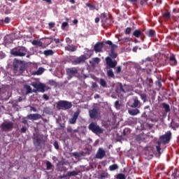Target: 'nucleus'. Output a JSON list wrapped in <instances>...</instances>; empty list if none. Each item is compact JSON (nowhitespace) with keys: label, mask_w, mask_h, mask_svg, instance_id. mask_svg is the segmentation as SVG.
Returning <instances> with one entry per match:
<instances>
[{"label":"nucleus","mask_w":179,"mask_h":179,"mask_svg":"<svg viewBox=\"0 0 179 179\" xmlns=\"http://www.w3.org/2000/svg\"><path fill=\"white\" fill-rule=\"evenodd\" d=\"M171 136V131H168L166 132V134L159 136V141L157 142L156 145L157 152L159 155L162 154V145H167V143H170Z\"/></svg>","instance_id":"1"},{"label":"nucleus","mask_w":179,"mask_h":179,"mask_svg":"<svg viewBox=\"0 0 179 179\" xmlns=\"http://www.w3.org/2000/svg\"><path fill=\"white\" fill-rule=\"evenodd\" d=\"M10 52L12 55H14V57H24L28 52L26 48L18 47L11 50Z\"/></svg>","instance_id":"2"},{"label":"nucleus","mask_w":179,"mask_h":179,"mask_svg":"<svg viewBox=\"0 0 179 179\" xmlns=\"http://www.w3.org/2000/svg\"><path fill=\"white\" fill-rule=\"evenodd\" d=\"M88 128L90 131H92L94 134H96V135H99V134L103 133V129L101 128L97 124L94 122H92L88 126Z\"/></svg>","instance_id":"3"},{"label":"nucleus","mask_w":179,"mask_h":179,"mask_svg":"<svg viewBox=\"0 0 179 179\" xmlns=\"http://www.w3.org/2000/svg\"><path fill=\"white\" fill-rule=\"evenodd\" d=\"M0 128L3 132H9L13 129V122H3Z\"/></svg>","instance_id":"4"},{"label":"nucleus","mask_w":179,"mask_h":179,"mask_svg":"<svg viewBox=\"0 0 179 179\" xmlns=\"http://www.w3.org/2000/svg\"><path fill=\"white\" fill-rule=\"evenodd\" d=\"M34 145L36 148H41V143H45L44 140H43V136L38 134L34 135L33 137Z\"/></svg>","instance_id":"5"},{"label":"nucleus","mask_w":179,"mask_h":179,"mask_svg":"<svg viewBox=\"0 0 179 179\" xmlns=\"http://www.w3.org/2000/svg\"><path fill=\"white\" fill-rule=\"evenodd\" d=\"M68 80H71V78H73L78 73V69L76 67L67 68L66 69Z\"/></svg>","instance_id":"6"},{"label":"nucleus","mask_w":179,"mask_h":179,"mask_svg":"<svg viewBox=\"0 0 179 179\" xmlns=\"http://www.w3.org/2000/svg\"><path fill=\"white\" fill-rule=\"evenodd\" d=\"M57 106L63 110H69V108H72V103L68 101H59L57 103Z\"/></svg>","instance_id":"7"},{"label":"nucleus","mask_w":179,"mask_h":179,"mask_svg":"<svg viewBox=\"0 0 179 179\" xmlns=\"http://www.w3.org/2000/svg\"><path fill=\"white\" fill-rule=\"evenodd\" d=\"M31 86L36 89L37 92H40L41 93H44L45 92V85L41 83H33Z\"/></svg>","instance_id":"8"},{"label":"nucleus","mask_w":179,"mask_h":179,"mask_svg":"<svg viewBox=\"0 0 179 179\" xmlns=\"http://www.w3.org/2000/svg\"><path fill=\"white\" fill-rule=\"evenodd\" d=\"M105 61L108 68H115L117 66V60H113L110 57H106Z\"/></svg>","instance_id":"9"},{"label":"nucleus","mask_w":179,"mask_h":179,"mask_svg":"<svg viewBox=\"0 0 179 179\" xmlns=\"http://www.w3.org/2000/svg\"><path fill=\"white\" fill-rule=\"evenodd\" d=\"M90 117L92 120H96L99 118V116L100 115V110L96 108H93L91 110L89 111Z\"/></svg>","instance_id":"10"},{"label":"nucleus","mask_w":179,"mask_h":179,"mask_svg":"<svg viewBox=\"0 0 179 179\" xmlns=\"http://www.w3.org/2000/svg\"><path fill=\"white\" fill-rule=\"evenodd\" d=\"M141 101H139L137 96H134L133 98V103L130 105V107H131V108H141Z\"/></svg>","instance_id":"11"},{"label":"nucleus","mask_w":179,"mask_h":179,"mask_svg":"<svg viewBox=\"0 0 179 179\" xmlns=\"http://www.w3.org/2000/svg\"><path fill=\"white\" fill-rule=\"evenodd\" d=\"M86 59V56L81 55L77 59L73 60L71 62L72 65H79V64H82V62H85V60Z\"/></svg>","instance_id":"12"},{"label":"nucleus","mask_w":179,"mask_h":179,"mask_svg":"<svg viewBox=\"0 0 179 179\" xmlns=\"http://www.w3.org/2000/svg\"><path fill=\"white\" fill-rule=\"evenodd\" d=\"M17 69H19V73H17ZM26 71L24 66H21L20 68L17 66V64H14V73L16 75H23V72Z\"/></svg>","instance_id":"13"},{"label":"nucleus","mask_w":179,"mask_h":179,"mask_svg":"<svg viewBox=\"0 0 179 179\" xmlns=\"http://www.w3.org/2000/svg\"><path fill=\"white\" fill-rule=\"evenodd\" d=\"M104 156H106V151L103 148H99L95 155L96 159H101Z\"/></svg>","instance_id":"14"},{"label":"nucleus","mask_w":179,"mask_h":179,"mask_svg":"<svg viewBox=\"0 0 179 179\" xmlns=\"http://www.w3.org/2000/svg\"><path fill=\"white\" fill-rule=\"evenodd\" d=\"M27 118L28 120H33V121H37V120H41V115L38 113L27 115Z\"/></svg>","instance_id":"15"},{"label":"nucleus","mask_w":179,"mask_h":179,"mask_svg":"<svg viewBox=\"0 0 179 179\" xmlns=\"http://www.w3.org/2000/svg\"><path fill=\"white\" fill-rule=\"evenodd\" d=\"M66 51H69L70 52H75L78 50V47L73 44L66 45L65 47Z\"/></svg>","instance_id":"16"},{"label":"nucleus","mask_w":179,"mask_h":179,"mask_svg":"<svg viewBox=\"0 0 179 179\" xmlns=\"http://www.w3.org/2000/svg\"><path fill=\"white\" fill-rule=\"evenodd\" d=\"M169 64L171 66H176L177 65L176 55H171V56L169 57Z\"/></svg>","instance_id":"17"},{"label":"nucleus","mask_w":179,"mask_h":179,"mask_svg":"<svg viewBox=\"0 0 179 179\" xmlns=\"http://www.w3.org/2000/svg\"><path fill=\"white\" fill-rule=\"evenodd\" d=\"M138 108H134L133 109H129L128 110V113L129 114V115H138V114H141V110H139V109H138Z\"/></svg>","instance_id":"18"},{"label":"nucleus","mask_w":179,"mask_h":179,"mask_svg":"<svg viewBox=\"0 0 179 179\" xmlns=\"http://www.w3.org/2000/svg\"><path fill=\"white\" fill-rule=\"evenodd\" d=\"M94 50L95 52H101V50H103V44L100 42L96 43L94 47Z\"/></svg>","instance_id":"19"},{"label":"nucleus","mask_w":179,"mask_h":179,"mask_svg":"<svg viewBox=\"0 0 179 179\" xmlns=\"http://www.w3.org/2000/svg\"><path fill=\"white\" fill-rule=\"evenodd\" d=\"M78 117H79V112L74 113L73 117L69 119V124H76Z\"/></svg>","instance_id":"20"},{"label":"nucleus","mask_w":179,"mask_h":179,"mask_svg":"<svg viewBox=\"0 0 179 179\" xmlns=\"http://www.w3.org/2000/svg\"><path fill=\"white\" fill-rule=\"evenodd\" d=\"M106 44L110 45V51H115V50L118 48V46L115 44H113L111 41H107Z\"/></svg>","instance_id":"21"},{"label":"nucleus","mask_w":179,"mask_h":179,"mask_svg":"<svg viewBox=\"0 0 179 179\" xmlns=\"http://www.w3.org/2000/svg\"><path fill=\"white\" fill-rule=\"evenodd\" d=\"M146 34L148 36V37H156V31H155L153 29H149L147 31Z\"/></svg>","instance_id":"22"},{"label":"nucleus","mask_w":179,"mask_h":179,"mask_svg":"<svg viewBox=\"0 0 179 179\" xmlns=\"http://www.w3.org/2000/svg\"><path fill=\"white\" fill-rule=\"evenodd\" d=\"M162 107H163V108H164L165 113H170V111H171V110L170 109V105L169 104H167L166 103H162Z\"/></svg>","instance_id":"23"},{"label":"nucleus","mask_w":179,"mask_h":179,"mask_svg":"<svg viewBox=\"0 0 179 179\" xmlns=\"http://www.w3.org/2000/svg\"><path fill=\"white\" fill-rule=\"evenodd\" d=\"M108 178V173L103 171L99 174V179Z\"/></svg>","instance_id":"24"},{"label":"nucleus","mask_w":179,"mask_h":179,"mask_svg":"<svg viewBox=\"0 0 179 179\" xmlns=\"http://www.w3.org/2000/svg\"><path fill=\"white\" fill-rule=\"evenodd\" d=\"M101 59L99 57H94L92 59V61L90 62V64L92 66H94L95 64H99L100 62Z\"/></svg>","instance_id":"25"},{"label":"nucleus","mask_w":179,"mask_h":179,"mask_svg":"<svg viewBox=\"0 0 179 179\" xmlns=\"http://www.w3.org/2000/svg\"><path fill=\"white\" fill-rule=\"evenodd\" d=\"M169 127H170L172 129H173V131H176V129H177V128L179 127V124H177V123H176V122H171Z\"/></svg>","instance_id":"26"},{"label":"nucleus","mask_w":179,"mask_h":179,"mask_svg":"<svg viewBox=\"0 0 179 179\" xmlns=\"http://www.w3.org/2000/svg\"><path fill=\"white\" fill-rule=\"evenodd\" d=\"M44 73V68L40 67L34 73V75H43Z\"/></svg>","instance_id":"27"},{"label":"nucleus","mask_w":179,"mask_h":179,"mask_svg":"<svg viewBox=\"0 0 179 179\" xmlns=\"http://www.w3.org/2000/svg\"><path fill=\"white\" fill-rule=\"evenodd\" d=\"M32 44L33 45H37L38 47H43V42L40 41H36V40L33 41Z\"/></svg>","instance_id":"28"},{"label":"nucleus","mask_w":179,"mask_h":179,"mask_svg":"<svg viewBox=\"0 0 179 179\" xmlns=\"http://www.w3.org/2000/svg\"><path fill=\"white\" fill-rule=\"evenodd\" d=\"M24 88L26 90V94H29V93H31L32 90L29 85H25Z\"/></svg>","instance_id":"29"},{"label":"nucleus","mask_w":179,"mask_h":179,"mask_svg":"<svg viewBox=\"0 0 179 179\" xmlns=\"http://www.w3.org/2000/svg\"><path fill=\"white\" fill-rule=\"evenodd\" d=\"M43 54L46 57H48L50 55H52V54H54V52L52 51V50H48L43 51Z\"/></svg>","instance_id":"30"},{"label":"nucleus","mask_w":179,"mask_h":179,"mask_svg":"<svg viewBox=\"0 0 179 179\" xmlns=\"http://www.w3.org/2000/svg\"><path fill=\"white\" fill-rule=\"evenodd\" d=\"M117 169H118V165H117L116 164L110 165L109 166L110 171H114L117 170Z\"/></svg>","instance_id":"31"},{"label":"nucleus","mask_w":179,"mask_h":179,"mask_svg":"<svg viewBox=\"0 0 179 179\" xmlns=\"http://www.w3.org/2000/svg\"><path fill=\"white\" fill-rule=\"evenodd\" d=\"M99 85H101V86H102V87H106L107 82H106V80L101 78L99 81Z\"/></svg>","instance_id":"32"},{"label":"nucleus","mask_w":179,"mask_h":179,"mask_svg":"<svg viewBox=\"0 0 179 179\" xmlns=\"http://www.w3.org/2000/svg\"><path fill=\"white\" fill-rule=\"evenodd\" d=\"M107 76L108 78H115L114 72L113 71V69H110L107 71Z\"/></svg>","instance_id":"33"},{"label":"nucleus","mask_w":179,"mask_h":179,"mask_svg":"<svg viewBox=\"0 0 179 179\" xmlns=\"http://www.w3.org/2000/svg\"><path fill=\"white\" fill-rule=\"evenodd\" d=\"M141 34H142V32L139 30H135L133 33V36L137 38H139L141 36Z\"/></svg>","instance_id":"34"},{"label":"nucleus","mask_w":179,"mask_h":179,"mask_svg":"<svg viewBox=\"0 0 179 179\" xmlns=\"http://www.w3.org/2000/svg\"><path fill=\"white\" fill-rule=\"evenodd\" d=\"M100 18L102 20H107L108 19V17H107V13H101L100 15Z\"/></svg>","instance_id":"35"},{"label":"nucleus","mask_w":179,"mask_h":179,"mask_svg":"<svg viewBox=\"0 0 179 179\" xmlns=\"http://www.w3.org/2000/svg\"><path fill=\"white\" fill-rule=\"evenodd\" d=\"M117 179H126L127 177H125V175L124 173H118L116 176Z\"/></svg>","instance_id":"36"},{"label":"nucleus","mask_w":179,"mask_h":179,"mask_svg":"<svg viewBox=\"0 0 179 179\" xmlns=\"http://www.w3.org/2000/svg\"><path fill=\"white\" fill-rule=\"evenodd\" d=\"M3 44L4 45H8V44H10V43H12V41H9V39H8V36H5L3 38Z\"/></svg>","instance_id":"37"},{"label":"nucleus","mask_w":179,"mask_h":179,"mask_svg":"<svg viewBox=\"0 0 179 179\" xmlns=\"http://www.w3.org/2000/svg\"><path fill=\"white\" fill-rule=\"evenodd\" d=\"M109 55L110 58H112L113 59H115V57H117V53H115L114 51H110Z\"/></svg>","instance_id":"38"},{"label":"nucleus","mask_w":179,"mask_h":179,"mask_svg":"<svg viewBox=\"0 0 179 179\" xmlns=\"http://www.w3.org/2000/svg\"><path fill=\"white\" fill-rule=\"evenodd\" d=\"M68 176H69V177H71L73 176H78V172L73 171H69L67 173Z\"/></svg>","instance_id":"39"},{"label":"nucleus","mask_w":179,"mask_h":179,"mask_svg":"<svg viewBox=\"0 0 179 179\" xmlns=\"http://www.w3.org/2000/svg\"><path fill=\"white\" fill-rule=\"evenodd\" d=\"M46 167H47V170H51V168L52 167V164H51V162H50V161H47L46 162Z\"/></svg>","instance_id":"40"},{"label":"nucleus","mask_w":179,"mask_h":179,"mask_svg":"<svg viewBox=\"0 0 179 179\" xmlns=\"http://www.w3.org/2000/svg\"><path fill=\"white\" fill-rule=\"evenodd\" d=\"M140 97L143 100V103H146V95L145 94H140Z\"/></svg>","instance_id":"41"},{"label":"nucleus","mask_w":179,"mask_h":179,"mask_svg":"<svg viewBox=\"0 0 179 179\" xmlns=\"http://www.w3.org/2000/svg\"><path fill=\"white\" fill-rule=\"evenodd\" d=\"M86 6L90 8V10H93V9H96V6H94V5H92V4L89 3H86Z\"/></svg>","instance_id":"42"},{"label":"nucleus","mask_w":179,"mask_h":179,"mask_svg":"<svg viewBox=\"0 0 179 179\" xmlns=\"http://www.w3.org/2000/svg\"><path fill=\"white\" fill-rule=\"evenodd\" d=\"M66 43L67 44V45H69L71 44H72V40L69 38H66Z\"/></svg>","instance_id":"43"},{"label":"nucleus","mask_w":179,"mask_h":179,"mask_svg":"<svg viewBox=\"0 0 179 179\" xmlns=\"http://www.w3.org/2000/svg\"><path fill=\"white\" fill-rule=\"evenodd\" d=\"M115 108H117L118 110V108H120V107H121V105H120V101H116L115 102Z\"/></svg>","instance_id":"44"},{"label":"nucleus","mask_w":179,"mask_h":179,"mask_svg":"<svg viewBox=\"0 0 179 179\" xmlns=\"http://www.w3.org/2000/svg\"><path fill=\"white\" fill-rule=\"evenodd\" d=\"M66 26H68V22H62V30H65V27H66Z\"/></svg>","instance_id":"45"},{"label":"nucleus","mask_w":179,"mask_h":179,"mask_svg":"<svg viewBox=\"0 0 179 179\" xmlns=\"http://www.w3.org/2000/svg\"><path fill=\"white\" fill-rule=\"evenodd\" d=\"M53 146L58 150L59 149V145H58V141H55L53 143Z\"/></svg>","instance_id":"46"},{"label":"nucleus","mask_w":179,"mask_h":179,"mask_svg":"<svg viewBox=\"0 0 179 179\" xmlns=\"http://www.w3.org/2000/svg\"><path fill=\"white\" fill-rule=\"evenodd\" d=\"M48 26H49L50 29H52V27H55V22H49Z\"/></svg>","instance_id":"47"},{"label":"nucleus","mask_w":179,"mask_h":179,"mask_svg":"<svg viewBox=\"0 0 179 179\" xmlns=\"http://www.w3.org/2000/svg\"><path fill=\"white\" fill-rule=\"evenodd\" d=\"M26 131H27V128L26 127H22L21 128V132L22 134H25Z\"/></svg>","instance_id":"48"},{"label":"nucleus","mask_w":179,"mask_h":179,"mask_svg":"<svg viewBox=\"0 0 179 179\" xmlns=\"http://www.w3.org/2000/svg\"><path fill=\"white\" fill-rule=\"evenodd\" d=\"M152 61V59L150 57H148L145 61L143 62L145 65H148V62H150Z\"/></svg>","instance_id":"49"},{"label":"nucleus","mask_w":179,"mask_h":179,"mask_svg":"<svg viewBox=\"0 0 179 179\" xmlns=\"http://www.w3.org/2000/svg\"><path fill=\"white\" fill-rule=\"evenodd\" d=\"M30 111H33L34 113H37V108H36L33 106H31L30 107Z\"/></svg>","instance_id":"50"},{"label":"nucleus","mask_w":179,"mask_h":179,"mask_svg":"<svg viewBox=\"0 0 179 179\" xmlns=\"http://www.w3.org/2000/svg\"><path fill=\"white\" fill-rule=\"evenodd\" d=\"M50 108H45L44 112L46 113V114H50Z\"/></svg>","instance_id":"51"},{"label":"nucleus","mask_w":179,"mask_h":179,"mask_svg":"<svg viewBox=\"0 0 179 179\" xmlns=\"http://www.w3.org/2000/svg\"><path fill=\"white\" fill-rule=\"evenodd\" d=\"M125 33L126 34H129L131 33V28L130 27L127 28L125 30Z\"/></svg>","instance_id":"52"},{"label":"nucleus","mask_w":179,"mask_h":179,"mask_svg":"<svg viewBox=\"0 0 179 179\" xmlns=\"http://www.w3.org/2000/svg\"><path fill=\"white\" fill-rule=\"evenodd\" d=\"M9 22H10V18L9 17H6L5 20H4V23H9Z\"/></svg>","instance_id":"53"},{"label":"nucleus","mask_w":179,"mask_h":179,"mask_svg":"<svg viewBox=\"0 0 179 179\" xmlns=\"http://www.w3.org/2000/svg\"><path fill=\"white\" fill-rule=\"evenodd\" d=\"M116 73H120L121 72V66H118L117 69H116V71H115Z\"/></svg>","instance_id":"54"},{"label":"nucleus","mask_w":179,"mask_h":179,"mask_svg":"<svg viewBox=\"0 0 179 179\" xmlns=\"http://www.w3.org/2000/svg\"><path fill=\"white\" fill-rule=\"evenodd\" d=\"M43 99H44V100H48L50 98L48 96V95L47 94H43Z\"/></svg>","instance_id":"55"},{"label":"nucleus","mask_w":179,"mask_h":179,"mask_svg":"<svg viewBox=\"0 0 179 179\" xmlns=\"http://www.w3.org/2000/svg\"><path fill=\"white\" fill-rule=\"evenodd\" d=\"M120 90L121 92H122V93H125V90H124V88L122 87V85H120Z\"/></svg>","instance_id":"56"},{"label":"nucleus","mask_w":179,"mask_h":179,"mask_svg":"<svg viewBox=\"0 0 179 179\" xmlns=\"http://www.w3.org/2000/svg\"><path fill=\"white\" fill-rule=\"evenodd\" d=\"M164 16H165V17H166V19L170 18V13H165V14H164Z\"/></svg>","instance_id":"57"},{"label":"nucleus","mask_w":179,"mask_h":179,"mask_svg":"<svg viewBox=\"0 0 179 179\" xmlns=\"http://www.w3.org/2000/svg\"><path fill=\"white\" fill-rule=\"evenodd\" d=\"M22 122V124H24L25 125H27V120H26V119H23Z\"/></svg>","instance_id":"58"},{"label":"nucleus","mask_w":179,"mask_h":179,"mask_svg":"<svg viewBox=\"0 0 179 179\" xmlns=\"http://www.w3.org/2000/svg\"><path fill=\"white\" fill-rule=\"evenodd\" d=\"M133 51L134 52H136V51H138V46H135L134 48H133Z\"/></svg>","instance_id":"59"},{"label":"nucleus","mask_w":179,"mask_h":179,"mask_svg":"<svg viewBox=\"0 0 179 179\" xmlns=\"http://www.w3.org/2000/svg\"><path fill=\"white\" fill-rule=\"evenodd\" d=\"M100 22V18L99 17L95 18V23H99Z\"/></svg>","instance_id":"60"},{"label":"nucleus","mask_w":179,"mask_h":179,"mask_svg":"<svg viewBox=\"0 0 179 179\" xmlns=\"http://www.w3.org/2000/svg\"><path fill=\"white\" fill-rule=\"evenodd\" d=\"M44 2H47V3H51V0H42Z\"/></svg>","instance_id":"61"},{"label":"nucleus","mask_w":179,"mask_h":179,"mask_svg":"<svg viewBox=\"0 0 179 179\" xmlns=\"http://www.w3.org/2000/svg\"><path fill=\"white\" fill-rule=\"evenodd\" d=\"M129 2H131V3H134L135 2H136V0H128Z\"/></svg>","instance_id":"62"},{"label":"nucleus","mask_w":179,"mask_h":179,"mask_svg":"<svg viewBox=\"0 0 179 179\" xmlns=\"http://www.w3.org/2000/svg\"><path fill=\"white\" fill-rule=\"evenodd\" d=\"M158 86H159V87H162V83L160 81H158Z\"/></svg>","instance_id":"63"},{"label":"nucleus","mask_w":179,"mask_h":179,"mask_svg":"<svg viewBox=\"0 0 179 179\" xmlns=\"http://www.w3.org/2000/svg\"><path fill=\"white\" fill-rule=\"evenodd\" d=\"M71 3H75V0H70Z\"/></svg>","instance_id":"64"}]
</instances>
